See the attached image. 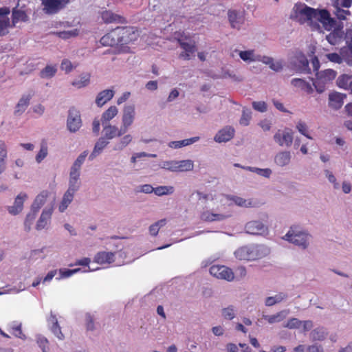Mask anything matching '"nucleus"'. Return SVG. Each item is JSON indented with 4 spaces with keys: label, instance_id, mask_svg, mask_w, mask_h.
<instances>
[{
    "label": "nucleus",
    "instance_id": "f257e3e1",
    "mask_svg": "<svg viewBox=\"0 0 352 352\" xmlns=\"http://www.w3.org/2000/svg\"><path fill=\"white\" fill-rule=\"evenodd\" d=\"M290 19L296 20L300 24L307 23L313 30H319L322 27L328 31L333 30L326 36V39L332 45L340 43L344 37L342 27L337 26V21L331 17L325 9H315L305 3H296L292 9Z\"/></svg>",
    "mask_w": 352,
    "mask_h": 352
},
{
    "label": "nucleus",
    "instance_id": "f03ea898",
    "mask_svg": "<svg viewBox=\"0 0 352 352\" xmlns=\"http://www.w3.org/2000/svg\"><path fill=\"white\" fill-rule=\"evenodd\" d=\"M312 238L311 234L305 230H298L297 226H291L287 234L283 236V239L287 241L300 248L307 250Z\"/></svg>",
    "mask_w": 352,
    "mask_h": 352
},
{
    "label": "nucleus",
    "instance_id": "7ed1b4c3",
    "mask_svg": "<svg viewBox=\"0 0 352 352\" xmlns=\"http://www.w3.org/2000/svg\"><path fill=\"white\" fill-rule=\"evenodd\" d=\"M265 248L260 245H245L238 248L234 252V256L239 260L254 261L265 255Z\"/></svg>",
    "mask_w": 352,
    "mask_h": 352
},
{
    "label": "nucleus",
    "instance_id": "20e7f679",
    "mask_svg": "<svg viewBox=\"0 0 352 352\" xmlns=\"http://www.w3.org/2000/svg\"><path fill=\"white\" fill-rule=\"evenodd\" d=\"M344 40L347 45L346 49H342V57L337 53H329L326 54L327 59L335 63H341L343 58L349 65L352 64V29L348 30L344 35Z\"/></svg>",
    "mask_w": 352,
    "mask_h": 352
},
{
    "label": "nucleus",
    "instance_id": "39448f33",
    "mask_svg": "<svg viewBox=\"0 0 352 352\" xmlns=\"http://www.w3.org/2000/svg\"><path fill=\"white\" fill-rule=\"evenodd\" d=\"M289 65L296 72L309 74V61L305 55L300 51L296 52L289 60Z\"/></svg>",
    "mask_w": 352,
    "mask_h": 352
},
{
    "label": "nucleus",
    "instance_id": "423d86ee",
    "mask_svg": "<svg viewBox=\"0 0 352 352\" xmlns=\"http://www.w3.org/2000/svg\"><path fill=\"white\" fill-rule=\"evenodd\" d=\"M245 232L256 236H265L269 234V228L260 220H252L247 222L244 226Z\"/></svg>",
    "mask_w": 352,
    "mask_h": 352
},
{
    "label": "nucleus",
    "instance_id": "0eeeda50",
    "mask_svg": "<svg viewBox=\"0 0 352 352\" xmlns=\"http://www.w3.org/2000/svg\"><path fill=\"white\" fill-rule=\"evenodd\" d=\"M118 39L119 45H127L138 39V34L131 27H118L116 28Z\"/></svg>",
    "mask_w": 352,
    "mask_h": 352
},
{
    "label": "nucleus",
    "instance_id": "6e6552de",
    "mask_svg": "<svg viewBox=\"0 0 352 352\" xmlns=\"http://www.w3.org/2000/svg\"><path fill=\"white\" fill-rule=\"evenodd\" d=\"M43 11L48 15L56 14L64 9L69 0H41Z\"/></svg>",
    "mask_w": 352,
    "mask_h": 352
},
{
    "label": "nucleus",
    "instance_id": "1a4fd4ad",
    "mask_svg": "<svg viewBox=\"0 0 352 352\" xmlns=\"http://www.w3.org/2000/svg\"><path fill=\"white\" fill-rule=\"evenodd\" d=\"M82 126L80 112L74 108H70L67 119V128L71 133L77 132Z\"/></svg>",
    "mask_w": 352,
    "mask_h": 352
},
{
    "label": "nucleus",
    "instance_id": "9d476101",
    "mask_svg": "<svg viewBox=\"0 0 352 352\" xmlns=\"http://www.w3.org/2000/svg\"><path fill=\"white\" fill-rule=\"evenodd\" d=\"M135 107L134 104H127L123 108L122 116V129L126 133L133 124L135 118Z\"/></svg>",
    "mask_w": 352,
    "mask_h": 352
},
{
    "label": "nucleus",
    "instance_id": "9b49d317",
    "mask_svg": "<svg viewBox=\"0 0 352 352\" xmlns=\"http://www.w3.org/2000/svg\"><path fill=\"white\" fill-rule=\"evenodd\" d=\"M209 271L212 276L219 279L232 281L234 278L232 270L224 265H212Z\"/></svg>",
    "mask_w": 352,
    "mask_h": 352
},
{
    "label": "nucleus",
    "instance_id": "f8f14e48",
    "mask_svg": "<svg viewBox=\"0 0 352 352\" xmlns=\"http://www.w3.org/2000/svg\"><path fill=\"white\" fill-rule=\"evenodd\" d=\"M274 141L280 146L289 147L294 140L293 132L290 129L278 130L274 135Z\"/></svg>",
    "mask_w": 352,
    "mask_h": 352
},
{
    "label": "nucleus",
    "instance_id": "ddd939ff",
    "mask_svg": "<svg viewBox=\"0 0 352 352\" xmlns=\"http://www.w3.org/2000/svg\"><path fill=\"white\" fill-rule=\"evenodd\" d=\"M10 13V10L8 7L0 8V36L6 35L8 33V28H11L8 17Z\"/></svg>",
    "mask_w": 352,
    "mask_h": 352
},
{
    "label": "nucleus",
    "instance_id": "4468645a",
    "mask_svg": "<svg viewBox=\"0 0 352 352\" xmlns=\"http://www.w3.org/2000/svg\"><path fill=\"white\" fill-rule=\"evenodd\" d=\"M99 14L104 23H124L126 22L122 16L109 10H102L99 12Z\"/></svg>",
    "mask_w": 352,
    "mask_h": 352
},
{
    "label": "nucleus",
    "instance_id": "2eb2a0df",
    "mask_svg": "<svg viewBox=\"0 0 352 352\" xmlns=\"http://www.w3.org/2000/svg\"><path fill=\"white\" fill-rule=\"evenodd\" d=\"M28 198L25 192H20L15 198L14 204L11 206L8 207V211L12 215L19 214L23 208L24 201Z\"/></svg>",
    "mask_w": 352,
    "mask_h": 352
},
{
    "label": "nucleus",
    "instance_id": "dca6fc26",
    "mask_svg": "<svg viewBox=\"0 0 352 352\" xmlns=\"http://www.w3.org/2000/svg\"><path fill=\"white\" fill-rule=\"evenodd\" d=\"M234 135V129L230 126H226L219 130L215 135L214 140L218 143L227 142Z\"/></svg>",
    "mask_w": 352,
    "mask_h": 352
},
{
    "label": "nucleus",
    "instance_id": "f3484780",
    "mask_svg": "<svg viewBox=\"0 0 352 352\" xmlns=\"http://www.w3.org/2000/svg\"><path fill=\"white\" fill-rule=\"evenodd\" d=\"M228 17L231 27L238 30L241 29L245 21L242 13L234 10L228 12Z\"/></svg>",
    "mask_w": 352,
    "mask_h": 352
},
{
    "label": "nucleus",
    "instance_id": "a211bd4d",
    "mask_svg": "<svg viewBox=\"0 0 352 352\" xmlns=\"http://www.w3.org/2000/svg\"><path fill=\"white\" fill-rule=\"evenodd\" d=\"M53 207L45 208L42 213L36 222L35 228L37 230H41L46 228V226L50 223V219L53 213Z\"/></svg>",
    "mask_w": 352,
    "mask_h": 352
},
{
    "label": "nucleus",
    "instance_id": "6ab92c4d",
    "mask_svg": "<svg viewBox=\"0 0 352 352\" xmlns=\"http://www.w3.org/2000/svg\"><path fill=\"white\" fill-rule=\"evenodd\" d=\"M103 126V131L104 132V135L103 138H105L107 140H112L116 137H121L124 135L126 132L122 131V127L120 129L115 125H111L110 124H104Z\"/></svg>",
    "mask_w": 352,
    "mask_h": 352
},
{
    "label": "nucleus",
    "instance_id": "aec40b11",
    "mask_svg": "<svg viewBox=\"0 0 352 352\" xmlns=\"http://www.w3.org/2000/svg\"><path fill=\"white\" fill-rule=\"evenodd\" d=\"M292 157L289 151H280L274 155V162L277 166L283 168L290 164Z\"/></svg>",
    "mask_w": 352,
    "mask_h": 352
},
{
    "label": "nucleus",
    "instance_id": "412c9836",
    "mask_svg": "<svg viewBox=\"0 0 352 352\" xmlns=\"http://www.w3.org/2000/svg\"><path fill=\"white\" fill-rule=\"evenodd\" d=\"M81 187L80 174L69 173L68 188L67 190L76 193Z\"/></svg>",
    "mask_w": 352,
    "mask_h": 352
},
{
    "label": "nucleus",
    "instance_id": "4be33fe9",
    "mask_svg": "<svg viewBox=\"0 0 352 352\" xmlns=\"http://www.w3.org/2000/svg\"><path fill=\"white\" fill-rule=\"evenodd\" d=\"M33 94L29 93L23 95L15 107L14 114L16 116H21L28 108Z\"/></svg>",
    "mask_w": 352,
    "mask_h": 352
},
{
    "label": "nucleus",
    "instance_id": "5701e85b",
    "mask_svg": "<svg viewBox=\"0 0 352 352\" xmlns=\"http://www.w3.org/2000/svg\"><path fill=\"white\" fill-rule=\"evenodd\" d=\"M50 329L54 335L59 340H63L65 339V336L61 331V328L58 322V320L55 315L51 312L50 316L47 320Z\"/></svg>",
    "mask_w": 352,
    "mask_h": 352
},
{
    "label": "nucleus",
    "instance_id": "b1692460",
    "mask_svg": "<svg viewBox=\"0 0 352 352\" xmlns=\"http://www.w3.org/2000/svg\"><path fill=\"white\" fill-rule=\"evenodd\" d=\"M177 41L180 47L184 50V52L180 54L179 57L185 60H190V54H194L196 51V47L195 44L192 42L188 43L184 41L179 38L177 39Z\"/></svg>",
    "mask_w": 352,
    "mask_h": 352
},
{
    "label": "nucleus",
    "instance_id": "393cba45",
    "mask_svg": "<svg viewBox=\"0 0 352 352\" xmlns=\"http://www.w3.org/2000/svg\"><path fill=\"white\" fill-rule=\"evenodd\" d=\"M109 144V140L105 138L100 137L96 142L94 149L89 156V160L92 161L99 155L104 148Z\"/></svg>",
    "mask_w": 352,
    "mask_h": 352
},
{
    "label": "nucleus",
    "instance_id": "a878e982",
    "mask_svg": "<svg viewBox=\"0 0 352 352\" xmlns=\"http://www.w3.org/2000/svg\"><path fill=\"white\" fill-rule=\"evenodd\" d=\"M28 21L29 17L24 10L18 9L17 6L12 9L11 28H14L19 21L27 22Z\"/></svg>",
    "mask_w": 352,
    "mask_h": 352
},
{
    "label": "nucleus",
    "instance_id": "bb28decb",
    "mask_svg": "<svg viewBox=\"0 0 352 352\" xmlns=\"http://www.w3.org/2000/svg\"><path fill=\"white\" fill-rule=\"evenodd\" d=\"M115 253L111 252H99L95 257L94 261L98 264H110L114 262Z\"/></svg>",
    "mask_w": 352,
    "mask_h": 352
},
{
    "label": "nucleus",
    "instance_id": "cd10ccee",
    "mask_svg": "<svg viewBox=\"0 0 352 352\" xmlns=\"http://www.w3.org/2000/svg\"><path fill=\"white\" fill-rule=\"evenodd\" d=\"M116 28L105 34L100 38V43L104 46H115L119 45Z\"/></svg>",
    "mask_w": 352,
    "mask_h": 352
},
{
    "label": "nucleus",
    "instance_id": "c85d7f7f",
    "mask_svg": "<svg viewBox=\"0 0 352 352\" xmlns=\"http://www.w3.org/2000/svg\"><path fill=\"white\" fill-rule=\"evenodd\" d=\"M114 96V91L112 89H105L100 93L96 96V103L98 107L103 106L106 102L113 98Z\"/></svg>",
    "mask_w": 352,
    "mask_h": 352
},
{
    "label": "nucleus",
    "instance_id": "c756f323",
    "mask_svg": "<svg viewBox=\"0 0 352 352\" xmlns=\"http://www.w3.org/2000/svg\"><path fill=\"white\" fill-rule=\"evenodd\" d=\"M49 192L47 190H43L38 194L34 199L30 210L38 213L41 207L45 204Z\"/></svg>",
    "mask_w": 352,
    "mask_h": 352
},
{
    "label": "nucleus",
    "instance_id": "7c9ffc66",
    "mask_svg": "<svg viewBox=\"0 0 352 352\" xmlns=\"http://www.w3.org/2000/svg\"><path fill=\"white\" fill-rule=\"evenodd\" d=\"M346 97V95H343L339 93H333L329 96V105L335 110H338L341 108L343 104V98Z\"/></svg>",
    "mask_w": 352,
    "mask_h": 352
},
{
    "label": "nucleus",
    "instance_id": "2f4dec72",
    "mask_svg": "<svg viewBox=\"0 0 352 352\" xmlns=\"http://www.w3.org/2000/svg\"><path fill=\"white\" fill-rule=\"evenodd\" d=\"M229 217V215H225L223 214H218V213H212L210 212L209 210L204 211L200 216V218L201 220L204 221H223L226 219H227Z\"/></svg>",
    "mask_w": 352,
    "mask_h": 352
},
{
    "label": "nucleus",
    "instance_id": "473e14b6",
    "mask_svg": "<svg viewBox=\"0 0 352 352\" xmlns=\"http://www.w3.org/2000/svg\"><path fill=\"white\" fill-rule=\"evenodd\" d=\"M200 138L199 136L192 137L188 139H185L178 141H171L168 143V146L172 148L177 149L182 147L189 146L199 141Z\"/></svg>",
    "mask_w": 352,
    "mask_h": 352
},
{
    "label": "nucleus",
    "instance_id": "72a5a7b5",
    "mask_svg": "<svg viewBox=\"0 0 352 352\" xmlns=\"http://www.w3.org/2000/svg\"><path fill=\"white\" fill-rule=\"evenodd\" d=\"M288 298V294L286 292H279L273 296L266 298L265 305L267 307H272L274 305L280 303Z\"/></svg>",
    "mask_w": 352,
    "mask_h": 352
},
{
    "label": "nucleus",
    "instance_id": "f704fd0d",
    "mask_svg": "<svg viewBox=\"0 0 352 352\" xmlns=\"http://www.w3.org/2000/svg\"><path fill=\"white\" fill-rule=\"evenodd\" d=\"M327 336L328 331L322 327H319L313 329L309 334V338L312 341H323Z\"/></svg>",
    "mask_w": 352,
    "mask_h": 352
},
{
    "label": "nucleus",
    "instance_id": "c9c22d12",
    "mask_svg": "<svg viewBox=\"0 0 352 352\" xmlns=\"http://www.w3.org/2000/svg\"><path fill=\"white\" fill-rule=\"evenodd\" d=\"M88 153V151H85L80 153L72 164L69 168V171L81 174V167L85 162Z\"/></svg>",
    "mask_w": 352,
    "mask_h": 352
},
{
    "label": "nucleus",
    "instance_id": "e433bc0d",
    "mask_svg": "<svg viewBox=\"0 0 352 352\" xmlns=\"http://www.w3.org/2000/svg\"><path fill=\"white\" fill-rule=\"evenodd\" d=\"M88 153V151H85L80 153L72 164L69 168V171L81 174V167L85 162Z\"/></svg>",
    "mask_w": 352,
    "mask_h": 352
},
{
    "label": "nucleus",
    "instance_id": "4c0bfd02",
    "mask_svg": "<svg viewBox=\"0 0 352 352\" xmlns=\"http://www.w3.org/2000/svg\"><path fill=\"white\" fill-rule=\"evenodd\" d=\"M90 74L82 73L72 82V85L77 89L85 87L90 83Z\"/></svg>",
    "mask_w": 352,
    "mask_h": 352
},
{
    "label": "nucleus",
    "instance_id": "58836bf2",
    "mask_svg": "<svg viewBox=\"0 0 352 352\" xmlns=\"http://www.w3.org/2000/svg\"><path fill=\"white\" fill-rule=\"evenodd\" d=\"M236 206L244 208H253L257 206V204L252 199H243L237 196H232L230 198Z\"/></svg>",
    "mask_w": 352,
    "mask_h": 352
},
{
    "label": "nucleus",
    "instance_id": "ea45409f",
    "mask_svg": "<svg viewBox=\"0 0 352 352\" xmlns=\"http://www.w3.org/2000/svg\"><path fill=\"white\" fill-rule=\"evenodd\" d=\"M118 113V108L116 106H111L102 114L100 119L102 125L109 124L110 120H111Z\"/></svg>",
    "mask_w": 352,
    "mask_h": 352
},
{
    "label": "nucleus",
    "instance_id": "a19ab883",
    "mask_svg": "<svg viewBox=\"0 0 352 352\" xmlns=\"http://www.w3.org/2000/svg\"><path fill=\"white\" fill-rule=\"evenodd\" d=\"M291 84L294 87L300 88L307 94H311L314 91L312 86L302 78H294L292 80Z\"/></svg>",
    "mask_w": 352,
    "mask_h": 352
},
{
    "label": "nucleus",
    "instance_id": "79ce46f5",
    "mask_svg": "<svg viewBox=\"0 0 352 352\" xmlns=\"http://www.w3.org/2000/svg\"><path fill=\"white\" fill-rule=\"evenodd\" d=\"M287 315V311L283 310L274 315H263V318L267 320L270 324H274L283 320Z\"/></svg>",
    "mask_w": 352,
    "mask_h": 352
},
{
    "label": "nucleus",
    "instance_id": "37998d69",
    "mask_svg": "<svg viewBox=\"0 0 352 352\" xmlns=\"http://www.w3.org/2000/svg\"><path fill=\"white\" fill-rule=\"evenodd\" d=\"M336 76V72L331 69H325L316 73V77L327 83L333 80Z\"/></svg>",
    "mask_w": 352,
    "mask_h": 352
},
{
    "label": "nucleus",
    "instance_id": "c03bdc74",
    "mask_svg": "<svg viewBox=\"0 0 352 352\" xmlns=\"http://www.w3.org/2000/svg\"><path fill=\"white\" fill-rule=\"evenodd\" d=\"M74 192H69V190H67L65 192L58 208L60 212H63L67 209L68 206L72 203L74 197Z\"/></svg>",
    "mask_w": 352,
    "mask_h": 352
},
{
    "label": "nucleus",
    "instance_id": "a18cd8bd",
    "mask_svg": "<svg viewBox=\"0 0 352 352\" xmlns=\"http://www.w3.org/2000/svg\"><path fill=\"white\" fill-rule=\"evenodd\" d=\"M132 140L133 137L131 135L126 134L124 135L118 142L115 144L113 150L115 151H122L131 142Z\"/></svg>",
    "mask_w": 352,
    "mask_h": 352
},
{
    "label": "nucleus",
    "instance_id": "49530a36",
    "mask_svg": "<svg viewBox=\"0 0 352 352\" xmlns=\"http://www.w3.org/2000/svg\"><path fill=\"white\" fill-rule=\"evenodd\" d=\"M177 172L191 171L194 168V162L191 160H177Z\"/></svg>",
    "mask_w": 352,
    "mask_h": 352
},
{
    "label": "nucleus",
    "instance_id": "de8ad7c7",
    "mask_svg": "<svg viewBox=\"0 0 352 352\" xmlns=\"http://www.w3.org/2000/svg\"><path fill=\"white\" fill-rule=\"evenodd\" d=\"M243 168L250 172L255 173L257 175L265 178H270L272 173V170L269 168H260L257 167L246 166L243 167Z\"/></svg>",
    "mask_w": 352,
    "mask_h": 352
},
{
    "label": "nucleus",
    "instance_id": "09e8293b",
    "mask_svg": "<svg viewBox=\"0 0 352 352\" xmlns=\"http://www.w3.org/2000/svg\"><path fill=\"white\" fill-rule=\"evenodd\" d=\"M175 192V188L173 186H160L155 188L154 193L157 196L162 197L164 195H170Z\"/></svg>",
    "mask_w": 352,
    "mask_h": 352
},
{
    "label": "nucleus",
    "instance_id": "8fccbe9b",
    "mask_svg": "<svg viewBox=\"0 0 352 352\" xmlns=\"http://www.w3.org/2000/svg\"><path fill=\"white\" fill-rule=\"evenodd\" d=\"M37 212L30 210V211L26 214L24 221V230L25 232H29L31 230L32 225L36 219Z\"/></svg>",
    "mask_w": 352,
    "mask_h": 352
},
{
    "label": "nucleus",
    "instance_id": "3c124183",
    "mask_svg": "<svg viewBox=\"0 0 352 352\" xmlns=\"http://www.w3.org/2000/svg\"><path fill=\"white\" fill-rule=\"evenodd\" d=\"M236 310L233 305H229L221 309V316L226 320H231L236 316Z\"/></svg>",
    "mask_w": 352,
    "mask_h": 352
},
{
    "label": "nucleus",
    "instance_id": "603ef678",
    "mask_svg": "<svg viewBox=\"0 0 352 352\" xmlns=\"http://www.w3.org/2000/svg\"><path fill=\"white\" fill-rule=\"evenodd\" d=\"M57 69L55 66L47 65L40 72L41 78H50L55 76Z\"/></svg>",
    "mask_w": 352,
    "mask_h": 352
},
{
    "label": "nucleus",
    "instance_id": "864d4df0",
    "mask_svg": "<svg viewBox=\"0 0 352 352\" xmlns=\"http://www.w3.org/2000/svg\"><path fill=\"white\" fill-rule=\"evenodd\" d=\"M166 223V220L165 219H162L151 225L148 228L150 234L154 236H157L160 229L164 226Z\"/></svg>",
    "mask_w": 352,
    "mask_h": 352
},
{
    "label": "nucleus",
    "instance_id": "5fc2aeb1",
    "mask_svg": "<svg viewBox=\"0 0 352 352\" xmlns=\"http://www.w3.org/2000/svg\"><path fill=\"white\" fill-rule=\"evenodd\" d=\"M252 118V111L247 107H243L242 111V115L239 120V123L242 126H248L250 124V121Z\"/></svg>",
    "mask_w": 352,
    "mask_h": 352
},
{
    "label": "nucleus",
    "instance_id": "6e6d98bb",
    "mask_svg": "<svg viewBox=\"0 0 352 352\" xmlns=\"http://www.w3.org/2000/svg\"><path fill=\"white\" fill-rule=\"evenodd\" d=\"M177 160H168L164 161L160 164V167L163 169L171 171L177 172Z\"/></svg>",
    "mask_w": 352,
    "mask_h": 352
},
{
    "label": "nucleus",
    "instance_id": "4d7b16f0",
    "mask_svg": "<svg viewBox=\"0 0 352 352\" xmlns=\"http://www.w3.org/2000/svg\"><path fill=\"white\" fill-rule=\"evenodd\" d=\"M48 150L47 144L44 142H41V148L36 155V161L37 163H41L47 155Z\"/></svg>",
    "mask_w": 352,
    "mask_h": 352
},
{
    "label": "nucleus",
    "instance_id": "13d9d810",
    "mask_svg": "<svg viewBox=\"0 0 352 352\" xmlns=\"http://www.w3.org/2000/svg\"><path fill=\"white\" fill-rule=\"evenodd\" d=\"M239 55L244 61H254L256 60L254 58V50L239 51Z\"/></svg>",
    "mask_w": 352,
    "mask_h": 352
},
{
    "label": "nucleus",
    "instance_id": "bf43d9fd",
    "mask_svg": "<svg viewBox=\"0 0 352 352\" xmlns=\"http://www.w3.org/2000/svg\"><path fill=\"white\" fill-rule=\"evenodd\" d=\"M351 76L346 74H343L338 77L337 80L338 85L341 88L347 89L349 87V82L351 80Z\"/></svg>",
    "mask_w": 352,
    "mask_h": 352
},
{
    "label": "nucleus",
    "instance_id": "052dcab7",
    "mask_svg": "<svg viewBox=\"0 0 352 352\" xmlns=\"http://www.w3.org/2000/svg\"><path fill=\"white\" fill-rule=\"evenodd\" d=\"M296 129L303 135L308 139L312 140L313 138L308 134V127L305 122L300 120L296 124Z\"/></svg>",
    "mask_w": 352,
    "mask_h": 352
},
{
    "label": "nucleus",
    "instance_id": "680f3d73",
    "mask_svg": "<svg viewBox=\"0 0 352 352\" xmlns=\"http://www.w3.org/2000/svg\"><path fill=\"white\" fill-rule=\"evenodd\" d=\"M85 324H86V329L87 331H93L96 329L95 323H94V318L89 313H87L85 314Z\"/></svg>",
    "mask_w": 352,
    "mask_h": 352
},
{
    "label": "nucleus",
    "instance_id": "e2e57ef3",
    "mask_svg": "<svg viewBox=\"0 0 352 352\" xmlns=\"http://www.w3.org/2000/svg\"><path fill=\"white\" fill-rule=\"evenodd\" d=\"M56 34L59 38L67 39L71 37L76 36L78 34V30L77 29H75L69 31H62L57 32Z\"/></svg>",
    "mask_w": 352,
    "mask_h": 352
},
{
    "label": "nucleus",
    "instance_id": "0e129e2a",
    "mask_svg": "<svg viewBox=\"0 0 352 352\" xmlns=\"http://www.w3.org/2000/svg\"><path fill=\"white\" fill-rule=\"evenodd\" d=\"M302 324V321L296 318H292L289 319L287 322L284 324V327L293 329H298Z\"/></svg>",
    "mask_w": 352,
    "mask_h": 352
},
{
    "label": "nucleus",
    "instance_id": "69168bd1",
    "mask_svg": "<svg viewBox=\"0 0 352 352\" xmlns=\"http://www.w3.org/2000/svg\"><path fill=\"white\" fill-rule=\"evenodd\" d=\"M326 84L327 82L320 80L317 77L316 80L313 82V85L315 87L316 91L319 94H322L324 91Z\"/></svg>",
    "mask_w": 352,
    "mask_h": 352
},
{
    "label": "nucleus",
    "instance_id": "338daca9",
    "mask_svg": "<svg viewBox=\"0 0 352 352\" xmlns=\"http://www.w3.org/2000/svg\"><path fill=\"white\" fill-rule=\"evenodd\" d=\"M252 107L256 111H258L262 112V113L265 112L267 111V104L263 101L253 102Z\"/></svg>",
    "mask_w": 352,
    "mask_h": 352
},
{
    "label": "nucleus",
    "instance_id": "774afa93",
    "mask_svg": "<svg viewBox=\"0 0 352 352\" xmlns=\"http://www.w3.org/2000/svg\"><path fill=\"white\" fill-rule=\"evenodd\" d=\"M37 343L43 352H48V341L44 337H39L37 340Z\"/></svg>",
    "mask_w": 352,
    "mask_h": 352
}]
</instances>
